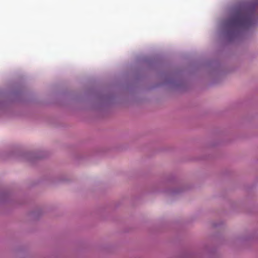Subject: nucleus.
<instances>
[{
    "label": "nucleus",
    "instance_id": "nucleus-1",
    "mask_svg": "<svg viewBox=\"0 0 258 258\" xmlns=\"http://www.w3.org/2000/svg\"><path fill=\"white\" fill-rule=\"evenodd\" d=\"M253 20L252 13L250 15L245 12H239L233 18L232 23L234 27L239 29H244L252 25Z\"/></svg>",
    "mask_w": 258,
    "mask_h": 258
},
{
    "label": "nucleus",
    "instance_id": "nucleus-2",
    "mask_svg": "<svg viewBox=\"0 0 258 258\" xmlns=\"http://www.w3.org/2000/svg\"><path fill=\"white\" fill-rule=\"evenodd\" d=\"M217 26L219 29H221L220 32H217L218 36L224 39L226 38V19L219 21Z\"/></svg>",
    "mask_w": 258,
    "mask_h": 258
},
{
    "label": "nucleus",
    "instance_id": "nucleus-3",
    "mask_svg": "<svg viewBox=\"0 0 258 258\" xmlns=\"http://www.w3.org/2000/svg\"><path fill=\"white\" fill-rule=\"evenodd\" d=\"M229 21L227 20V43L230 40L231 37L232 38H234L238 32H230L229 30Z\"/></svg>",
    "mask_w": 258,
    "mask_h": 258
}]
</instances>
